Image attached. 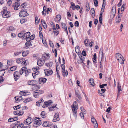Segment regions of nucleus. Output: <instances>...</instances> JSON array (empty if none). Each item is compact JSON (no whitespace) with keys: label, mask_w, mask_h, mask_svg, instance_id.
I'll use <instances>...</instances> for the list:
<instances>
[{"label":"nucleus","mask_w":128,"mask_h":128,"mask_svg":"<svg viewBox=\"0 0 128 128\" xmlns=\"http://www.w3.org/2000/svg\"><path fill=\"white\" fill-rule=\"evenodd\" d=\"M15 100L16 102H18L22 99V97L20 96H16L14 97Z\"/></svg>","instance_id":"obj_16"},{"label":"nucleus","mask_w":128,"mask_h":128,"mask_svg":"<svg viewBox=\"0 0 128 128\" xmlns=\"http://www.w3.org/2000/svg\"><path fill=\"white\" fill-rule=\"evenodd\" d=\"M51 126L50 128H58L56 125L54 124L53 125H52H52Z\"/></svg>","instance_id":"obj_64"},{"label":"nucleus","mask_w":128,"mask_h":128,"mask_svg":"<svg viewBox=\"0 0 128 128\" xmlns=\"http://www.w3.org/2000/svg\"><path fill=\"white\" fill-rule=\"evenodd\" d=\"M27 21V20L26 19H21L20 20V22L21 24H23L25 22H26Z\"/></svg>","instance_id":"obj_48"},{"label":"nucleus","mask_w":128,"mask_h":128,"mask_svg":"<svg viewBox=\"0 0 128 128\" xmlns=\"http://www.w3.org/2000/svg\"><path fill=\"white\" fill-rule=\"evenodd\" d=\"M24 71L25 73L26 74L25 76L26 77H27L29 74V73L30 72L31 70L30 69H28L27 70L25 69Z\"/></svg>","instance_id":"obj_22"},{"label":"nucleus","mask_w":128,"mask_h":128,"mask_svg":"<svg viewBox=\"0 0 128 128\" xmlns=\"http://www.w3.org/2000/svg\"><path fill=\"white\" fill-rule=\"evenodd\" d=\"M5 72V70L3 69L0 71V76H3Z\"/></svg>","instance_id":"obj_34"},{"label":"nucleus","mask_w":128,"mask_h":128,"mask_svg":"<svg viewBox=\"0 0 128 128\" xmlns=\"http://www.w3.org/2000/svg\"><path fill=\"white\" fill-rule=\"evenodd\" d=\"M30 92H24L23 91H21L20 92V94L21 96H28L30 94Z\"/></svg>","instance_id":"obj_17"},{"label":"nucleus","mask_w":128,"mask_h":128,"mask_svg":"<svg viewBox=\"0 0 128 128\" xmlns=\"http://www.w3.org/2000/svg\"><path fill=\"white\" fill-rule=\"evenodd\" d=\"M17 68V67L16 66H14L11 67L10 69L11 71H13L15 70Z\"/></svg>","instance_id":"obj_37"},{"label":"nucleus","mask_w":128,"mask_h":128,"mask_svg":"<svg viewBox=\"0 0 128 128\" xmlns=\"http://www.w3.org/2000/svg\"><path fill=\"white\" fill-rule=\"evenodd\" d=\"M14 120L13 118H11L8 119V121L9 122H11L14 121Z\"/></svg>","instance_id":"obj_62"},{"label":"nucleus","mask_w":128,"mask_h":128,"mask_svg":"<svg viewBox=\"0 0 128 128\" xmlns=\"http://www.w3.org/2000/svg\"><path fill=\"white\" fill-rule=\"evenodd\" d=\"M96 53L94 55L93 57L92 58L93 60H95V61H96Z\"/></svg>","instance_id":"obj_56"},{"label":"nucleus","mask_w":128,"mask_h":128,"mask_svg":"<svg viewBox=\"0 0 128 128\" xmlns=\"http://www.w3.org/2000/svg\"><path fill=\"white\" fill-rule=\"evenodd\" d=\"M107 86L106 84H100L99 86L101 88H104V87L105 86Z\"/></svg>","instance_id":"obj_47"},{"label":"nucleus","mask_w":128,"mask_h":128,"mask_svg":"<svg viewBox=\"0 0 128 128\" xmlns=\"http://www.w3.org/2000/svg\"><path fill=\"white\" fill-rule=\"evenodd\" d=\"M38 83V82L35 80H30L28 82V84L29 85L34 86L37 84Z\"/></svg>","instance_id":"obj_4"},{"label":"nucleus","mask_w":128,"mask_h":128,"mask_svg":"<svg viewBox=\"0 0 128 128\" xmlns=\"http://www.w3.org/2000/svg\"><path fill=\"white\" fill-rule=\"evenodd\" d=\"M61 67L62 68V74L63 76L64 75L65 72V65L64 64H62L61 65Z\"/></svg>","instance_id":"obj_19"},{"label":"nucleus","mask_w":128,"mask_h":128,"mask_svg":"<svg viewBox=\"0 0 128 128\" xmlns=\"http://www.w3.org/2000/svg\"><path fill=\"white\" fill-rule=\"evenodd\" d=\"M20 108V105H18L16 106H14L13 107V108L15 110Z\"/></svg>","instance_id":"obj_53"},{"label":"nucleus","mask_w":128,"mask_h":128,"mask_svg":"<svg viewBox=\"0 0 128 128\" xmlns=\"http://www.w3.org/2000/svg\"><path fill=\"white\" fill-rule=\"evenodd\" d=\"M62 26L63 29L66 30V29H67L66 24L65 23L62 22Z\"/></svg>","instance_id":"obj_36"},{"label":"nucleus","mask_w":128,"mask_h":128,"mask_svg":"<svg viewBox=\"0 0 128 128\" xmlns=\"http://www.w3.org/2000/svg\"><path fill=\"white\" fill-rule=\"evenodd\" d=\"M52 125V123L49 122V121H46L43 122L42 126L45 127H49Z\"/></svg>","instance_id":"obj_7"},{"label":"nucleus","mask_w":128,"mask_h":128,"mask_svg":"<svg viewBox=\"0 0 128 128\" xmlns=\"http://www.w3.org/2000/svg\"><path fill=\"white\" fill-rule=\"evenodd\" d=\"M32 41L26 42L25 44L26 46H32V44L31 43Z\"/></svg>","instance_id":"obj_35"},{"label":"nucleus","mask_w":128,"mask_h":128,"mask_svg":"<svg viewBox=\"0 0 128 128\" xmlns=\"http://www.w3.org/2000/svg\"><path fill=\"white\" fill-rule=\"evenodd\" d=\"M118 93H119V92L120 91L122 90V89L121 88V86L118 83Z\"/></svg>","instance_id":"obj_45"},{"label":"nucleus","mask_w":128,"mask_h":128,"mask_svg":"<svg viewBox=\"0 0 128 128\" xmlns=\"http://www.w3.org/2000/svg\"><path fill=\"white\" fill-rule=\"evenodd\" d=\"M47 80L45 78H39L38 83L40 84H44L45 83Z\"/></svg>","instance_id":"obj_10"},{"label":"nucleus","mask_w":128,"mask_h":128,"mask_svg":"<svg viewBox=\"0 0 128 128\" xmlns=\"http://www.w3.org/2000/svg\"><path fill=\"white\" fill-rule=\"evenodd\" d=\"M33 121V119L31 117H28L26 119L24 120L23 123L24 124L27 125L30 124Z\"/></svg>","instance_id":"obj_3"},{"label":"nucleus","mask_w":128,"mask_h":128,"mask_svg":"<svg viewBox=\"0 0 128 128\" xmlns=\"http://www.w3.org/2000/svg\"><path fill=\"white\" fill-rule=\"evenodd\" d=\"M111 14L112 15H110V16H114L116 14V6H113L111 10Z\"/></svg>","instance_id":"obj_14"},{"label":"nucleus","mask_w":128,"mask_h":128,"mask_svg":"<svg viewBox=\"0 0 128 128\" xmlns=\"http://www.w3.org/2000/svg\"><path fill=\"white\" fill-rule=\"evenodd\" d=\"M40 118H38L37 117H35L34 118H33V121L34 122V123L36 122H39V121H41V120H40Z\"/></svg>","instance_id":"obj_30"},{"label":"nucleus","mask_w":128,"mask_h":128,"mask_svg":"<svg viewBox=\"0 0 128 128\" xmlns=\"http://www.w3.org/2000/svg\"><path fill=\"white\" fill-rule=\"evenodd\" d=\"M19 16H27L28 15L27 12L25 10L20 12L19 13Z\"/></svg>","instance_id":"obj_11"},{"label":"nucleus","mask_w":128,"mask_h":128,"mask_svg":"<svg viewBox=\"0 0 128 128\" xmlns=\"http://www.w3.org/2000/svg\"><path fill=\"white\" fill-rule=\"evenodd\" d=\"M35 22L36 25H37L38 24V18L37 17V16H36L35 18Z\"/></svg>","instance_id":"obj_54"},{"label":"nucleus","mask_w":128,"mask_h":128,"mask_svg":"<svg viewBox=\"0 0 128 128\" xmlns=\"http://www.w3.org/2000/svg\"><path fill=\"white\" fill-rule=\"evenodd\" d=\"M7 8L5 7L4 8L1 12V14L2 16H10V12L7 10Z\"/></svg>","instance_id":"obj_2"},{"label":"nucleus","mask_w":128,"mask_h":128,"mask_svg":"<svg viewBox=\"0 0 128 128\" xmlns=\"http://www.w3.org/2000/svg\"><path fill=\"white\" fill-rule=\"evenodd\" d=\"M35 38V35L34 34L31 35L30 37V38L31 40H33Z\"/></svg>","instance_id":"obj_58"},{"label":"nucleus","mask_w":128,"mask_h":128,"mask_svg":"<svg viewBox=\"0 0 128 128\" xmlns=\"http://www.w3.org/2000/svg\"><path fill=\"white\" fill-rule=\"evenodd\" d=\"M59 120L58 113H55L54 116V119L53 120V122H55Z\"/></svg>","instance_id":"obj_12"},{"label":"nucleus","mask_w":128,"mask_h":128,"mask_svg":"<svg viewBox=\"0 0 128 128\" xmlns=\"http://www.w3.org/2000/svg\"><path fill=\"white\" fill-rule=\"evenodd\" d=\"M26 32L24 30H23L19 33L18 34V36L20 38H22L23 39H24L25 38V32Z\"/></svg>","instance_id":"obj_9"},{"label":"nucleus","mask_w":128,"mask_h":128,"mask_svg":"<svg viewBox=\"0 0 128 128\" xmlns=\"http://www.w3.org/2000/svg\"><path fill=\"white\" fill-rule=\"evenodd\" d=\"M49 44L50 46L52 48H53L54 47V45L53 43L52 42V41H49Z\"/></svg>","instance_id":"obj_59"},{"label":"nucleus","mask_w":128,"mask_h":128,"mask_svg":"<svg viewBox=\"0 0 128 128\" xmlns=\"http://www.w3.org/2000/svg\"><path fill=\"white\" fill-rule=\"evenodd\" d=\"M94 124V128H98V124L97 122H96L94 123V124Z\"/></svg>","instance_id":"obj_60"},{"label":"nucleus","mask_w":128,"mask_h":128,"mask_svg":"<svg viewBox=\"0 0 128 128\" xmlns=\"http://www.w3.org/2000/svg\"><path fill=\"white\" fill-rule=\"evenodd\" d=\"M28 107L26 106H23L22 107V110H19L20 114H21V116H22L24 113V110L27 109Z\"/></svg>","instance_id":"obj_13"},{"label":"nucleus","mask_w":128,"mask_h":128,"mask_svg":"<svg viewBox=\"0 0 128 128\" xmlns=\"http://www.w3.org/2000/svg\"><path fill=\"white\" fill-rule=\"evenodd\" d=\"M116 58L118 61L121 64H124L125 60L123 56L120 54L116 53Z\"/></svg>","instance_id":"obj_1"},{"label":"nucleus","mask_w":128,"mask_h":128,"mask_svg":"<svg viewBox=\"0 0 128 128\" xmlns=\"http://www.w3.org/2000/svg\"><path fill=\"white\" fill-rule=\"evenodd\" d=\"M32 98H27L23 99V101L24 102H27L32 100Z\"/></svg>","instance_id":"obj_18"},{"label":"nucleus","mask_w":128,"mask_h":128,"mask_svg":"<svg viewBox=\"0 0 128 128\" xmlns=\"http://www.w3.org/2000/svg\"><path fill=\"white\" fill-rule=\"evenodd\" d=\"M74 25L76 27H78L79 26V23L78 21H76L75 22Z\"/></svg>","instance_id":"obj_55"},{"label":"nucleus","mask_w":128,"mask_h":128,"mask_svg":"<svg viewBox=\"0 0 128 128\" xmlns=\"http://www.w3.org/2000/svg\"><path fill=\"white\" fill-rule=\"evenodd\" d=\"M91 121L93 124H94V122H97L96 120L93 116H92L91 117Z\"/></svg>","instance_id":"obj_42"},{"label":"nucleus","mask_w":128,"mask_h":128,"mask_svg":"<svg viewBox=\"0 0 128 128\" xmlns=\"http://www.w3.org/2000/svg\"><path fill=\"white\" fill-rule=\"evenodd\" d=\"M75 94L76 96L80 100L82 99V97L80 93H78L75 91Z\"/></svg>","instance_id":"obj_27"},{"label":"nucleus","mask_w":128,"mask_h":128,"mask_svg":"<svg viewBox=\"0 0 128 128\" xmlns=\"http://www.w3.org/2000/svg\"><path fill=\"white\" fill-rule=\"evenodd\" d=\"M29 51L28 50L23 52L22 53V55L24 57L26 56L29 53Z\"/></svg>","instance_id":"obj_21"},{"label":"nucleus","mask_w":128,"mask_h":128,"mask_svg":"<svg viewBox=\"0 0 128 128\" xmlns=\"http://www.w3.org/2000/svg\"><path fill=\"white\" fill-rule=\"evenodd\" d=\"M30 32H25V38H28V37H30Z\"/></svg>","instance_id":"obj_33"},{"label":"nucleus","mask_w":128,"mask_h":128,"mask_svg":"<svg viewBox=\"0 0 128 128\" xmlns=\"http://www.w3.org/2000/svg\"><path fill=\"white\" fill-rule=\"evenodd\" d=\"M121 21V18L120 16H116V17L115 21L116 23H118Z\"/></svg>","instance_id":"obj_31"},{"label":"nucleus","mask_w":128,"mask_h":128,"mask_svg":"<svg viewBox=\"0 0 128 128\" xmlns=\"http://www.w3.org/2000/svg\"><path fill=\"white\" fill-rule=\"evenodd\" d=\"M44 100L42 98H41L40 100L37 101V103L40 104L41 106L42 105V104Z\"/></svg>","instance_id":"obj_41"},{"label":"nucleus","mask_w":128,"mask_h":128,"mask_svg":"<svg viewBox=\"0 0 128 128\" xmlns=\"http://www.w3.org/2000/svg\"><path fill=\"white\" fill-rule=\"evenodd\" d=\"M61 18V16H56L54 19V20L56 22H60Z\"/></svg>","instance_id":"obj_32"},{"label":"nucleus","mask_w":128,"mask_h":128,"mask_svg":"<svg viewBox=\"0 0 128 128\" xmlns=\"http://www.w3.org/2000/svg\"><path fill=\"white\" fill-rule=\"evenodd\" d=\"M90 14L92 16H94L95 15V11L94 8H92L90 10Z\"/></svg>","instance_id":"obj_23"},{"label":"nucleus","mask_w":128,"mask_h":128,"mask_svg":"<svg viewBox=\"0 0 128 128\" xmlns=\"http://www.w3.org/2000/svg\"><path fill=\"white\" fill-rule=\"evenodd\" d=\"M13 62L14 61L12 60H7V63L8 65H10L12 62Z\"/></svg>","instance_id":"obj_51"},{"label":"nucleus","mask_w":128,"mask_h":128,"mask_svg":"<svg viewBox=\"0 0 128 128\" xmlns=\"http://www.w3.org/2000/svg\"><path fill=\"white\" fill-rule=\"evenodd\" d=\"M42 123L41 121H39V122H36L34 123L33 125L35 127H37L40 126Z\"/></svg>","instance_id":"obj_20"},{"label":"nucleus","mask_w":128,"mask_h":128,"mask_svg":"<svg viewBox=\"0 0 128 128\" xmlns=\"http://www.w3.org/2000/svg\"><path fill=\"white\" fill-rule=\"evenodd\" d=\"M20 5V3H18V2H15L14 4H13V5L14 8V10H18V7Z\"/></svg>","instance_id":"obj_15"},{"label":"nucleus","mask_w":128,"mask_h":128,"mask_svg":"<svg viewBox=\"0 0 128 128\" xmlns=\"http://www.w3.org/2000/svg\"><path fill=\"white\" fill-rule=\"evenodd\" d=\"M41 58L44 61H45V60L47 58L44 54H43L42 55V57Z\"/></svg>","instance_id":"obj_57"},{"label":"nucleus","mask_w":128,"mask_h":128,"mask_svg":"<svg viewBox=\"0 0 128 128\" xmlns=\"http://www.w3.org/2000/svg\"><path fill=\"white\" fill-rule=\"evenodd\" d=\"M83 56H86V52L84 50H83L82 52V54Z\"/></svg>","instance_id":"obj_61"},{"label":"nucleus","mask_w":128,"mask_h":128,"mask_svg":"<svg viewBox=\"0 0 128 128\" xmlns=\"http://www.w3.org/2000/svg\"><path fill=\"white\" fill-rule=\"evenodd\" d=\"M94 6L95 7H96L98 6V2L97 0H94Z\"/></svg>","instance_id":"obj_52"},{"label":"nucleus","mask_w":128,"mask_h":128,"mask_svg":"<svg viewBox=\"0 0 128 128\" xmlns=\"http://www.w3.org/2000/svg\"><path fill=\"white\" fill-rule=\"evenodd\" d=\"M72 106H75V107H78V104L77 102L76 101H74V104H72Z\"/></svg>","instance_id":"obj_49"},{"label":"nucleus","mask_w":128,"mask_h":128,"mask_svg":"<svg viewBox=\"0 0 128 128\" xmlns=\"http://www.w3.org/2000/svg\"><path fill=\"white\" fill-rule=\"evenodd\" d=\"M52 10V9L50 8H48L47 10L46 11H45L46 14V13H47L48 14L49 12H50H50H51Z\"/></svg>","instance_id":"obj_44"},{"label":"nucleus","mask_w":128,"mask_h":128,"mask_svg":"<svg viewBox=\"0 0 128 128\" xmlns=\"http://www.w3.org/2000/svg\"><path fill=\"white\" fill-rule=\"evenodd\" d=\"M86 9L87 12L88 11L90 10V7L89 4L88 2H86Z\"/></svg>","instance_id":"obj_38"},{"label":"nucleus","mask_w":128,"mask_h":128,"mask_svg":"<svg viewBox=\"0 0 128 128\" xmlns=\"http://www.w3.org/2000/svg\"><path fill=\"white\" fill-rule=\"evenodd\" d=\"M24 124L21 123L18 126L17 128H27V126H24Z\"/></svg>","instance_id":"obj_28"},{"label":"nucleus","mask_w":128,"mask_h":128,"mask_svg":"<svg viewBox=\"0 0 128 128\" xmlns=\"http://www.w3.org/2000/svg\"><path fill=\"white\" fill-rule=\"evenodd\" d=\"M53 73V72L52 70H49L47 71V73L46 75L47 76H49L52 74Z\"/></svg>","instance_id":"obj_43"},{"label":"nucleus","mask_w":128,"mask_h":128,"mask_svg":"<svg viewBox=\"0 0 128 128\" xmlns=\"http://www.w3.org/2000/svg\"><path fill=\"white\" fill-rule=\"evenodd\" d=\"M19 110H16L14 112V114L18 115L19 116H21V114H20Z\"/></svg>","instance_id":"obj_40"},{"label":"nucleus","mask_w":128,"mask_h":128,"mask_svg":"<svg viewBox=\"0 0 128 128\" xmlns=\"http://www.w3.org/2000/svg\"><path fill=\"white\" fill-rule=\"evenodd\" d=\"M35 92H36L39 95L40 94H42L44 93V90H37L35 91Z\"/></svg>","instance_id":"obj_39"},{"label":"nucleus","mask_w":128,"mask_h":128,"mask_svg":"<svg viewBox=\"0 0 128 128\" xmlns=\"http://www.w3.org/2000/svg\"><path fill=\"white\" fill-rule=\"evenodd\" d=\"M45 61H44L41 58L38 59L37 64L39 66H41L44 65Z\"/></svg>","instance_id":"obj_8"},{"label":"nucleus","mask_w":128,"mask_h":128,"mask_svg":"<svg viewBox=\"0 0 128 128\" xmlns=\"http://www.w3.org/2000/svg\"><path fill=\"white\" fill-rule=\"evenodd\" d=\"M7 30L8 31H12L14 30V27L12 26H10L7 28Z\"/></svg>","instance_id":"obj_46"},{"label":"nucleus","mask_w":128,"mask_h":128,"mask_svg":"<svg viewBox=\"0 0 128 128\" xmlns=\"http://www.w3.org/2000/svg\"><path fill=\"white\" fill-rule=\"evenodd\" d=\"M40 115L42 118H45L46 117V114L44 111H42L41 112Z\"/></svg>","instance_id":"obj_26"},{"label":"nucleus","mask_w":128,"mask_h":128,"mask_svg":"<svg viewBox=\"0 0 128 128\" xmlns=\"http://www.w3.org/2000/svg\"><path fill=\"white\" fill-rule=\"evenodd\" d=\"M20 75L19 72L16 71L14 72L13 74L14 78L15 81H16L19 78Z\"/></svg>","instance_id":"obj_5"},{"label":"nucleus","mask_w":128,"mask_h":128,"mask_svg":"<svg viewBox=\"0 0 128 128\" xmlns=\"http://www.w3.org/2000/svg\"><path fill=\"white\" fill-rule=\"evenodd\" d=\"M16 126L13 123L10 125V128H16Z\"/></svg>","instance_id":"obj_63"},{"label":"nucleus","mask_w":128,"mask_h":128,"mask_svg":"<svg viewBox=\"0 0 128 128\" xmlns=\"http://www.w3.org/2000/svg\"><path fill=\"white\" fill-rule=\"evenodd\" d=\"M24 60V58H20L16 60V62L18 64L22 63Z\"/></svg>","instance_id":"obj_24"},{"label":"nucleus","mask_w":128,"mask_h":128,"mask_svg":"<svg viewBox=\"0 0 128 128\" xmlns=\"http://www.w3.org/2000/svg\"><path fill=\"white\" fill-rule=\"evenodd\" d=\"M52 103V101L50 100L47 102H45L44 103V104L42 106L43 108H45L47 107L50 105H51Z\"/></svg>","instance_id":"obj_6"},{"label":"nucleus","mask_w":128,"mask_h":128,"mask_svg":"<svg viewBox=\"0 0 128 128\" xmlns=\"http://www.w3.org/2000/svg\"><path fill=\"white\" fill-rule=\"evenodd\" d=\"M26 69V67H23L21 68L20 70L19 73L20 75H22L24 72L25 71L24 70Z\"/></svg>","instance_id":"obj_25"},{"label":"nucleus","mask_w":128,"mask_h":128,"mask_svg":"<svg viewBox=\"0 0 128 128\" xmlns=\"http://www.w3.org/2000/svg\"><path fill=\"white\" fill-rule=\"evenodd\" d=\"M90 84L92 85V86H94V80L93 78H90Z\"/></svg>","instance_id":"obj_29"},{"label":"nucleus","mask_w":128,"mask_h":128,"mask_svg":"<svg viewBox=\"0 0 128 128\" xmlns=\"http://www.w3.org/2000/svg\"><path fill=\"white\" fill-rule=\"evenodd\" d=\"M39 95L38 94V93L36 92L34 94V96L36 98H38Z\"/></svg>","instance_id":"obj_50"}]
</instances>
